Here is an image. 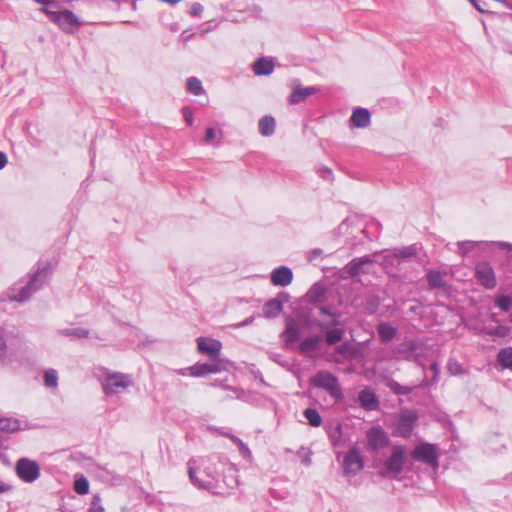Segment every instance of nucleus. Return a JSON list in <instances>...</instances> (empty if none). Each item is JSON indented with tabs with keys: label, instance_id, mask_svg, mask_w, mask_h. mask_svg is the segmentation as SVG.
<instances>
[{
	"label": "nucleus",
	"instance_id": "obj_1",
	"mask_svg": "<svg viewBox=\"0 0 512 512\" xmlns=\"http://www.w3.org/2000/svg\"><path fill=\"white\" fill-rule=\"evenodd\" d=\"M310 385L326 391L336 402L344 399L339 379L329 371L320 370L310 378Z\"/></svg>",
	"mask_w": 512,
	"mask_h": 512
},
{
	"label": "nucleus",
	"instance_id": "obj_2",
	"mask_svg": "<svg viewBox=\"0 0 512 512\" xmlns=\"http://www.w3.org/2000/svg\"><path fill=\"white\" fill-rule=\"evenodd\" d=\"M132 385L131 376L120 372H107L102 380V389L108 396L120 393Z\"/></svg>",
	"mask_w": 512,
	"mask_h": 512
},
{
	"label": "nucleus",
	"instance_id": "obj_3",
	"mask_svg": "<svg viewBox=\"0 0 512 512\" xmlns=\"http://www.w3.org/2000/svg\"><path fill=\"white\" fill-rule=\"evenodd\" d=\"M48 273V265L38 267L37 272L31 277L30 281L21 288L18 295L10 296V300L24 302L28 300L31 295L40 289L46 279Z\"/></svg>",
	"mask_w": 512,
	"mask_h": 512
},
{
	"label": "nucleus",
	"instance_id": "obj_4",
	"mask_svg": "<svg viewBox=\"0 0 512 512\" xmlns=\"http://www.w3.org/2000/svg\"><path fill=\"white\" fill-rule=\"evenodd\" d=\"M419 251L418 244H412L400 248H395L392 251L387 252L382 259V265L385 268L392 266L398 267L401 260H409L417 256Z\"/></svg>",
	"mask_w": 512,
	"mask_h": 512
},
{
	"label": "nucleus",
	"instance_id": "obj_5",
	"mask_svg": "<svg viewBox=\"0 0 512 512\" xmlns=\"http://www.w3.org/2000/svg\"><path fill=\"white\" fill-rule=\"evenodd\" d=\"M15 472L24 483H33L40 477V466L36 461L23 457L16 462Z\"/></svg>",
	"mask_w": 512,
	"mask_h": 512
},
{
	"label": "nucleus",
	"instance_id": "obj_6",
	"mask_svg": "<svg viewBox=\"0 0 512 512\" xmlns=\"http://www.w3.org/2000/svg\"><path fill=\"white\" fill-rule=\"evenodd\" d=\"M405 463V449L403 446H394L392 448L391 456L385 461L384 467L386 475L390 477H397Z\"/></svg>",
	"mask_w": 512,
	"mask_h": 512
},
{
	"label": "nucleus",
	"instance_id": "obj_7",
	"mask_svg": "<svg viewBox=\"0 0 512 512\" xmlns=\"http://www.w3.org/2000/svg\"><path fill=\"white\" fill-rule=\"evenodd\" d=\"M374 259L368 255L352 259L345 267L350 277H359L362 274H370L373 270Z\"/></svg>",
	"mask_w": 512,
	"mask_h": 512
},
{
	"label": "nucleus",
	"instance_id": "obj_8",
	"mask_svg": "<svg viewBox=\"0 0 512 512\" xmlns=\"http://www.w3.org/2000/svg\"><path fill=\"white\" fill-rule=\"evenodd\" d=\"M475 277L486 289H493L497 285L495 272L488 262H479L475 265Z\"/></svg>",
	"mask_w": 512,
	"mask_h": 512
},
{
	"label": "nucleus",
	"instance_id": "obj_9",
	"mask_svg": "<svg viewBox=\"0 0 512 512\" xmlns=\"http://www.w3.org/2000/svg\"><path fill=\"white\" fill-rule=\"evenodd\" d=\"M412 457L434 468L438 467V455L435 445L424 443L416 446L412 451Z\"/></svg>",
	"mask_w": 512,
	"mask_h": 512
},
{
	"label": "nucleus",
	"instance_id": "obj_10",
	"mask_svg": "<svg viewBox=\"0 0 512 512\" xmlns=\"http://www.w3.org/2000/svg\"><path fill=\"white\" fill-rule=\"evenodd\" d=\"M364 467L363 459L358 448L350 449L343 460V471L345 475H356Z\"/></svg>",
	"mask_w": 512,
	"mask_h": 512
},
{
	"label": "nucleus",
	"instance_id": "obj_11",
	"mask_svg": "<svg viewBox=\"0 0 512 512\" xmlns=\"http://www.w3.org/2000/svg\"><path fill=\"white\" fill-rule=\"evenodd\" d=\"M197 348L200 353L208 355L213 361L218 360L222 343L216 339L199 337L197 339Z\"/></svg>",
	"mask_w": 512,
	"mask_h": 512
},
{
	"label": "nucleus",
	"instance_id": "obj_12",
	"mask_svg": "<svg viewBox=\"0 0 512 512\" xmlns=\"http://www.w3.org/2000/svg\"><path fill=\"white\" fill-rule=\"evenodd\" d=\"M368 445L373 450L384 448L389 443L386 432L380 426H374L366 434Z\"/></svg>",
	"mask_w": 512,
	"mask_h": 512
},
{
	"label": "nucleus",
	"instance_id": "obj_13",
	"mask_svg": "<svg viewBox=\"0 0 512 512\" xmlns=\"http://www.w3.org/2000/svg\"><path fill=\"white\" fill-rule=\"evenodd\" d=\"M42 11L49 15L51 20L58 23L63 29H68L73 25H78L77 17L68 10L62 12H54L44 7Z\"/></svg>",
	"mask_w": 512,
	"mask_h": 512
},
{
	"label": "nucleus",
	"instance_id": "obj_14",
	"mask_svg": "<svg viewBox=\"0 0 512 512\" xmlns=\"http://www.w3.org/2000/svg\"><path fill=\"white\" fill-rule=\"evenodd\" d=\"M417 420V414L414 411H406L400 415L396 426V433L401 437H409L413 431V426Z\"/></svg>",
	"mask_w": 512,
	"mask_h": 512
},
{
	"label": "nucleus",
	"instance_id": "obj_15",
	"mask_svg": "<svg viewBox=\"0 0 512 512\" xmlns=\"http://www.w3.org/2000/svg\"><path fill=\"white\" fill-rule=\"evenodd\" d=\"M223 367L218 360L212 363H196L189 368L190 375L193 377H202L210 373H218Z\"/></svg>",
	"mask_w": 512,
	"mask_h": 512
},
{
	"label": "nucleus",
	"instance_id": "obj_16",
	"mask_svg": "<svg viewBox=\"0 0 512 512\" xmlns=\"http://www.w3.org/2000/svg\"><path fill=\"white\" fill-rule=\"evenodd\" d=\"M315 324L322 330L325 331V340L329 345H334L342 340L344 336V330L338 326H331L325 322L317 321Z\"/></svg>",
	"mask_w": 512,
	"mask_h": 512
},
{
	"label": "nucleus",
	"instance_id": "obj_17",
	"mask_svg": "<svg viewBox=\"0 0 512 512\" xmlns=\"http://www.w3.org/2000/svg\"><path fill=\"white\" fill-rule=\"evenodd\" d=\"M292 280V270L287 266H280L271 272V282L275 286L286 287Z\"/></svg>",
	"mask_w": 512,
	"mask_h": 512
},
{
	"label": "nucleus",
	"instance_id": "obj_18",
	"mask_svg": "<svg viewBox=\"0 0 512 512\" xmlns=\"http://www.w3.org/2000/svg\"><path fill=\"white\" fill-rule=\"evenodd\" d=\"M301 330L293 318H287L285 330L281 333V338L286 345H290L300 338Z\"/></svg>",
	"mask_w": 512,
	"mask_h": 512
},
{
	"label": "nucleus",
	"instance_id": "obj_19",
	"mask_svg": "<svg viewBox=\"0 0 512 512\" xmlns=\"http://www.w3.org/2000/svg\"><path fill=\"white\" fill-rule=\"evenodd\" d=\"M358 401L361 407L367 411H374L379 407V401L375 393L368 387L360 391Z\"/></svg>",
	"mask_w": 512,
	"mask_h": 512
},
{
	"label": "nucleus",
	"instance_id": "obj_20",
	"mask_svg": "<svg viewBox=\"0 0 512 512\" xmlns=\"http://www.w3.org/2000/svg\"><path fill=\"white\" fill-rule=\"evenodd\" d=\"M371 113L366 108H356L351 116V124L355 128H366L370 125Z\"/></svg>",
	"mask_w": 512,
	"mask_h": 512
},
{
	"label": "nucleus",
	"instance_id": "obj_21",
	"mask_svg": "<svg viewBox=\"0 0 512 512\" xmlns=\"http://www.w3.org/2000/svg\"><path fill=\"white\" fill-rule=\"evenodd\" d=\"M326 293L324 285L315 283L306 293V300L312 304L322 303L326 300Z\"/></svg>",
	"mask_w": 512,
	"mask_h": 512
},
{
	"label": "nucleus",
	"instance_id": "obj_22",
	"mask_svg": "<svg viewBox=\"0 0 512 512\" xmlns=\"http://www.w3.org/2000/svg\"><path fill=\"white\" fill-rule=\"evenodd\" d=\"M274 63L270 58L261 57L253 65V71L257 76H268L273 72Z\"/></svg>",
	"mask_w": 512,
	"mask_h": 512
},
{
	"label": "nucleus",
	"instance_id": "obj_23",
	"mask_svg": "<svg viewBox=\"0 0 512 512\" xmlns=\"http://www.w3.org/2000/svg\"><path fill=\"white\" fill-rule=\"evenodd\" d=\"M283 309V304L280 300L273 298L267 301L263 306V314L266 318L277 317Z\"/></svg>",
	"mask_w": 512,
	"mask_h": 512
},
{
	"label": "nucleus",
	"instance_id": "obj_24",
	"mask_svg": "<svg viewBox=\"0 0 512 512\" xmlns=\"http://www.w3.org/2000/svg\"><path fill=\"white\" fill-rule=\"evenodd\" d=\"M315 91L316 88L314 87H295L293 89L292 94L290 95L289 102L291 104H297L306 99L307 97L311 96L312 94H314Z\"/></svg>",
	"mask_w": 512,
	"mask_h": 512
},
{
	"label": "nucleus",
	"instance_id": "obj_25",
	"mask_svg": "<svg viewBox=\"0 0 512 512\" xmlns=\"http://www.w3.org/2000/svg\"><path fill=\"white\" fill-rule=\"evenodd\" d=\"M321 340L322 338L319 335H312L305 338L299 345L300 352L303 354H309L315 351L318 349Z\"/></svg>",
	"mask_w": 512,
	"mask_h": 512
},
{
	"label": "nucleus",
	"instance_id": "obj_26",
	"mask_svg": "<svg viewBox=\"0 0 512 512\" xmlns=\"http://www.w3.org/2000/svg\"><path fill=\"white\" fill-rule=\"evenodd\" d=\"M378 335L383 342L392 340L396 334L397 329L389 323H380L377 327Z\"/></svg>",
	"mask_w": 512,
	"mask_h": 512
},
{
	"label": "nucleus",
	"instance_id": "obj_27",
	"mask_svg": "<svg viewBox=\"0 0 512 512\" xmlns=\"http://www.w3.org/2000/svg\"><path fill=\"white\" fill-rule=\"evenodd\" d=\"M427 281L430 288H442L446 285V282L439 271H429L427 274Z\"/></svg>",
	"mask_w": 512,
	"mask_h": 512
},
{
	"label": "nucleus",
	"instance_id": "obj_28",
	"mask_svg": "<svg viewBox=\"0 0 512 512\" xmlns=\"http://www.w3.org/2000/svg\"><path fill=\"white\" fill-rule=\"evenodd\" d=\"M498 362L504 367L512 370V347L503 348L497 356Z\"/></svg>",
	"mask_w": 512,
	"mask_h": 512
},
{
	"label": "nucleus",
	"instance_id": "obj_29",
	"mask_svg": "<svg viewBox=\"0 0 512 512\" xmlns=\"http://www.w3.org/2000/svg\"><path fill=\"white\" fill-rule=\"evenodd\" d=\"M304 417L308 421L309 425L313 427H319L322 423L320 413L314 408H307L303 412Z\"/></svg>",
	"mask_w": 512,
	"mask_h": 512
},
{
	"label": "nucleus",
	"instance_id": "obj_30",
	"mask_svg": "<svg viewBox=\"0 0 512 512\" xmlns=\"http://www.w3.org/2000/svg\"><path fill=\"white\" fill-rule=\"evenodd\" d=\"M20 429V423L14 418H0V431L15 432Z\"/></svg>",
	"mask_w": 512,
	"mask_h": 512
},
{
	"label": "nucleus",
	"instance_id": "obj_31",
	"mask_svg": "<svg viewBox=\"0 0 512 512\" xmlns=\"http://www.w3.org/2000/svg\"><path fill=\"white\" fill-rule=\"evenodd\" d=\"M59 333L64 336H68L75 339L86 338L89 335V331L85 328H66L60 330Z\"/></svg>",
	"mask_w": 512,
	"mask_h": 512
},
{
	"label": "nucleus",
	"instance_id": "obj_32",
	"mask_svg": "<svg viewBox=\"0 0 512 512\" xmlns=\"http://www.w3.org/2000/svg\"><path fill=\"white\" fill-rule=\"evenodd\" d=\"M482 245H485V243L481 242V241L480 242H478V241H469V240L461 241V242H458V253L461 256H465L469 252H471L474 248H476L478 246H482Z\"/></svg>",
	"mask_w": 512,
	"mask_h": 512
},
{
	"label": "nucleus",
	"instance_id": "obj_33",
	"mask_svg": "<svg viewBox=\"0 0 512 512\" xmlns=\"http://www.w3.org/2000/svg\"><path fill=\"white\" fill-rule=\"evenodd\" d=\"M187 89L195 96H199L204 92L201 81L196 77L187 79Z\"/></svg>",
	"mask_w": 512,
	"mask_h": 512
},
{
	"label": "nucleus",
	"instance_id": "obj_34",
	"mask_svg": "<svg viewBox=\"0 0 512 512\" xmlns=\"http://www.w3.org/2000/svg\"><path fill=\"white\" fill-rule=\"evenodd\" d=\"M74 490L79 495H86L89 492V481L85 476L75 479Z\"/></svg>",
	"mask_w": 512,
	"mask_h": 512
},
{
	"label": "nucleus",
	"instance_id": "obj_35",
	"mask_svg": "<svg viewBox=\"0 0 512 512\" xmlns=\"http://www.w3.org/2000/svg\"><path fill=\"white\" fill-rule=\"evenodd\" d=\"M319 311L322 315H327L332 318L329 323L331 326H338L340 324L341 313L337 311H332L329 307L320 306Z\"/></svg>",
	"mask_w": 512,
	"mask_h": 512
},
{
	"label": "nucleus",
	"instance_id": "obj_36",
	"mask_svg": "<svg viewBox=\"0 0 512 512\" xmlns=\"http://www.w3.org/2000/svg\"><path fill=\"white\" fill-rule=\"evenodd\" d=\"M44 383L49 388H56L58 385V373L54 369H49L44 374Z\"/></svg>",
	"mask_w": 512,
	"mask_h": 512
},
{
	"label": "nucleus",
	"instance_id": "obj_37",
	"mask_svg": "<svg viewBox=\"0 0 512 512\" xmlns=\"http://www.w3.org/2000/svg\"><path fill=\"white\" fill-rule=\"evenodd\" d=\"M495 305L503 312H508L512 307V297L502 295L495 300Z\"/></svg>",
	"mask_w": 512,
	"mask_h": 512
},
{
	"label": "nucleus",
	"instance_id": "obj_38",
	"mask_svg": "<svg viewBox=\"0 0 512 512\" xmlns=\"http://www.w3.org/2000/svg\"><path fill=\"white\" fill-rule=\"evenodd\" d=\"M222 139V130H205L204 142L213 144L218 143Z\"/></svg>",
	"mask_w": 512,
	"mask_h": 512
},
{
	"label": "nucleus",
	"instance_id": "obj_39",
	"mask_svg": "<svg viewBox=\"0 0 512 512\" xmlns=\"http://www.w3.org/2000/svg\"><path fill=\"white\" fill-rule=\"evenodd\" d=\"M414 388H415L414 386H403L397 382H392L390 384V389L395 394H398V395H408L413 391Z\"/></svg>",
	"mask_w": 512,
	"mask_h": 512
},
{
	"label": "nucleus",
	"instance_id": "obj_40",
	"mask_svg": "<svg viewBox=\"0 0 512 512\" xmlns=\"http://www.w3.org/2000/svg\"><path fill=\"white\" fill-rule=\"evenodd\" d=\"M189 477L191 479V481L193 482L194 485L198 486L199 488H202V489H209L210 488V482H203V481H199L195 475V471L193 470L192 466H191V463L189 462Z\"/></svg>",
	"mask_w": 512,
	"mask_h": 512
},
{
	"label": "nucleus",
	"instance_id": "obj_41",
	"mask_svg": "<svg viewBox=\"0 0 512 512\" xmlns=\"http://www.w3.org/2000/svg\"><path fill=\"white\" fill-rule=\"evenodd\" d=\"M90 512H104V507L102 506L101 497L99 494L93 496L91 507L89 509Z\"/></svg>",
	"mask_w": 512,
	"mask_h": 512
},
{
	"label": "nucleus",
	"instance_id": "obj_42",
	"mask_svg": "<svg viewBox=\"0 0 512 512\" xmlns=\"http://www.w3.org/2000/svg\"><path fill=\"white\" fill-rule=\"evenodd\" d=\"M336 351L343 356H352L354 348L350 343H343L336 348Z\"/></svg>",
	"mask_w": 512,
	"mask_h": 512
},
{
	"label": "nucleus",
	"instance_id": "obj_43",
	"mask_svg": "<svg viewBox=\"0 0 512 512\" xmlns=\"http://www.w3.org/2000/svg\"><path fill=\"white\" fill-rule=\"evenodd\" d=\"M258 125H259V128H274L276 125V122L272 116L266 115L259 120Z\"/></svg>",
	"mask_w": 512,
	"mask_h": 512
},
{
	"label": "nucleus",
	"instance_id": "obj_44",
	"mask_svg": "<svg viewBox=\"0 0 512 512\" xmlns=\"http://www.w3.org/2000/svg\"><path fill=\"white\" fill-rule=\"evenodd\" d=\"M447 368L452 375H459L463 373L462 366L455 360H449Z\"/></svg>",
	"mask_w": 512,
	"mask_h": 512
},
{
	"label": "nucleus",
	"instance_id": "obj_45",
	"mask_svg": "<svg viewBox=\"0 0 512 512\" xmlns=\"http://www.w3.org/2000/svg\"><path fill=\"white\" fill-rule=\"evenodd\" d=\"M319 176L326 180V181H332L333 180V173L330 168L322 167L318 169Z\"/></svg>",
	"mask_w": 512,
	"mask_h": 512
},
{
	"label": "nucleus",
	"instance_id": "obj_46",
	"mask_svg": "<svg viewBox=\"0 0 512 512\" xmlns=\"http://www.w3.org/2000/svg\"><path fill=\"white\" fill-rule=\"evenodd\" d=\"M342 426L340 423H337L334 430L329 433V436L333 442V444H336L337 440L341 437Z\"/></svg>",
	"mask_w": 512,
	"mask_h": 512
},
{
	"label": "nucleus",
	"instance_id": "obj_47",
	"mask_svg": "<svg viewBox=\"0 0 512 512\" xmlns=\"http://www.w3.org/2000/svg\"><path fill=\"white\" fill-rule=\"evenodd\" d=\"M231 439L239 445L240 451L244 456H250L251 452L246 444H244L238 437L232 436Z\"/></svg>",
	"mask_w": 512,
	"mask_h": 512
},
{
	"label": "nucleus",
	"instance_id": "obj_48",
	"mask_svg": "<svg viewBox=\"0 0 512 512\" xmlns=\"http://www.w3.org/2000/svg\"><path fill=\"white\" fill-rule=\"evenodd\" d=\"M254 319H255V316H250V317L246 318L245 320H243L242 322L235 324L234 327L241 328V327L251 325L254 322Z\"/></svg>",
	"mask_w": 512,
	"mask_h": 512
},
{
	"label": "nucleus",
	"instance_id": "obj_49",
	"mask_svg": "<svg viewBox=\"0 0 512 512\" xmlns=\"http://www.w3.org/2000/svg\"><path fill=\"white\" fill-rule=\"evenodd\" d=\"M429 368L434 373L433 381L437 382L438 381V375H439V372H440L438 363L437 362L432 363Z\"/></svg>",
	"mask_w": 512,
	"mask_h": 512
},
{
	"label": "nucleus",
	"instance_id": "obj_50",
	"mask_svg": "<svg viewBox=\"0 0 512 512\" xmlns=\"http://www.w3.org/2000/svg\"><path fill=\"white\" fill-rule=\"evenodd\" d=\"M480 13H487V10L483 7L479 0H468Z\"/></svg>",
	"mask_w": 512,
	"mask_h": 512
},
{
	"label": "nucleus",
	"instance_id": "obj_51",
	"mask_svg": "<svg viewBox=\"0 0 512 512\" xmlns=\"http://www.w3.org/2000/svg\"><path fill=\"white\" fill-rule=\"evenodd\" d=\"M184 119L187 123V125L191 126L193 124V115L191 111L184 109L183 110Z\"/></svg>",
	"mask_w": 512,
	"mask_h": 512
},
{
	"label": "nucleus",
	"instance_id": "obj_52",
	"mask_svg": "<svg viewBox=\"0 0 512 512\" xmlns=\"http://www.w3.org/2000/svg\"><path fill=\"white\" fill-rule=\"evenodd\" d=\"M6 342L3 339L2 335L0 334V359L4 358L6 355Z\"/></svg>",
	"mask_w": 512,
	"mask_h": 512
},
{
	"label": "nucleus",
	"instance_id": "obj_53",
	"mask_svg": "<svg viewBox=\"0 0 512 512\" xmlns=\"http://www.w3.org/2000/svg\"><path fill=\"white\" fill-rule=\"evenodd\" d=\"M7 161H8V159H7L6 154L4 152L0 151V170H2L5 167V165L7 164Z\"/></svg>",
	"mask_w": 512,
	"mask_h": 512
},
{
	"label": "nucleus",
	"instance_id": "obj_54",
	"mask_svg": "<svg viewBox=\"0 0 512 512\" xmlns=\"http://www.w3.org/2000/svg\"><path fill=\"white\" fill-rule=\"evenodd\" d=\"M11 490V486L3 481H0V494Z\"/></svg>",
	"mask_w": 512,
	"mask_h": 512
},
{
	"label": "nucleus",
	"instance_id": "obj_55",
	"mask_svg": "<svg viewBox=\"0 0 512 512\" xmlns=\"http://www.w3.org/2000/svg\"><path fill=\"white\" fill-rule=\"evenodd\" d=\"M202 9H203V8H202V6H201V5L196 4V5H194V6L192 7V13H193V14H195V15H197V14H199V13L202 11Z\"/></svg>",
	"mask_w": 512,
	"mask_h": 512
},
{
	"label": "nucleus",
	"instance_id": "obj_56",
	"mask_svg": "<svg viewBox=\"0 0 512 512\" xmlns=\"http://www.w3.org/2000/svg\"><path fill=\"white\" fill-rule=\"evenodd\" d=\"M262 135L265 137H269L273 134L274 130H260Z\"/></svg>",
	"mask_w": 512,
	"mask_h": 512
},
{
	"label": "nucleus",
	"instance_id": "obj_57",
	"mask_svg": "<svg viewBox=\"0 0 512 512\" xmlns=\"http://www.w3.org/2000/svg\"><path fill=\"white\" fill-rule=\"evenodd\" d=\"M499 246L512 250V244L507 242H499Z\"/></svg>",
	"mask_w": 512,
	"mask_h": 512
},
{
	"label": "nucleus",
	"instance_id": "obj_58",
	"mask_svg": "<svg viewBox=\"0 0 512 512\" xmlns=\"http://www.w3.org/2000/svg\"><path fill=\"white\" fill-rule=\"evenodd\" d=\"M34 1L37 3H40V4H44V5L51 4L54 2V0H34Z\"/></svg>",
	"mask_w": 512,
	"mask_h": 512
},
{
	"label": "nucleus",
	"instance_id": "obj_59",
	"mask_svg": "<svg viewBox=\"0 0 512 512\" xmlns=\"http://www.w3.org/2000/svg\"><path fill=\"white\" fill-rule=\"evenodd\" d=\"M415 346H416V343H415V342H410V343H409V347H410V348H415Z\"/></svg>",
	"mask_w": 512,
	"mask_h": 512
},
{
	"label": "nucleus",
	"instance_id": "obj_60",
	"mask_svg": "<svg viewBox=\"0 0 512 512\" xmlns=\"http://www.w3.org/2000/svg\"><path fill=\"white\" fill-rule=\"evenodd\" d=\"M427 385H428L427 381H426V380H424V381L421 383V385H420V386L425 387V386H427Z\"/></svg>",
	"mask_w": 512,
	"mask_h": 512
},
{
	"label": "nucleus",
	"instance_id": "obj_61",
	"mask_svg": "<svg viewBox=\"0 0 512 512\" xmlns=\"http://www.w3.org/2000/svg\"><path fill=\"white\" fill-rule=\"evenodd\" d=\"M505 5H506L507 7H509L510 9H512V4L508 3L507 1H506V4H505Z\"/></svg>",
	"mask_w": 512,
	"mask_h": 512
},
{
	"label": "nucleus",
	"instance_id": "obj_62",
	"mask_svg": "<svg viewBox=\"0 0 512 512\" xmlns=\"http://www.w3.org/2000/svg\"><path fill=\"white\" fill-rule=\"evenodd\" d=\"M320 252H321V250H315V251H314V253H315V254H318V253H320Z\"/></svg>",
	"mask_w": 512,
	"mask_h": 512
},
{
	"label": "nucleus",
	"instance_id": "obj_63",
	"mask_svg": "<svg viewBox=\"0 0 512 512\" xmlns=\"http://www.w3.org/2000/svg\"><path fill=\"white\" fill-rule=\"evenodd\" d=\"M511 322H512V316H511Z\"/></svg>",
	"mask_w": 512,
	"mask_h": 512
}]
</instances>
